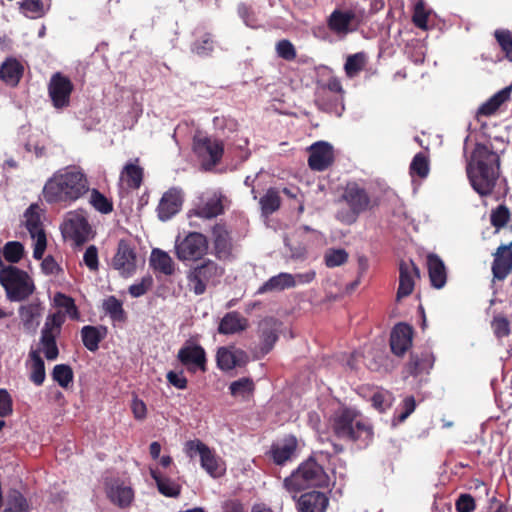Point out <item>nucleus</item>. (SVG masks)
<instances>
[{"instance_id": "1", "label": "nucleus", "mask_w": 512, "mask_h": 512, "mask_svg": "<svg viewBox=\"0 0 512 512\" xmlns=\"http://www.w3.org/2000/svg\"><path fill=\"white\" fill-rule=\"evenodd\" d=\"M89 191L85 173L77 166H67L55 172L43 188V197L49 204L72 203Z\"/></svg>"}, {"instance_id": "2", "label": "nucleus", "mask_w": 512, "mask_h": 512, "mask_svg": "<svg viewBox=\"0 0 512 512\" xmlns=\"http://www.w3.org/2000/svg\"><path fill=\"white\" fill-rule=\"evenodd\" d=\"M500 157L487 145L476 144L466 172L472 188L482 197L490 196L499 178Z\"/></svg>"}, {"instance_id": "3", "label": "nucleus", "mask_w": 512, "mask_h": 512, "mask_svg": "<svg viewBox=\"0 0 512 512\" xmlns=\"http://www.w3.org/2000/svg\"><path fill=\"white\" fill-rule=\"evenodd\" d=\"M359 416L353 408H340L331 418V427L337 438L354 444L357 449H365L373 440V427Z\"/></svg>"}, {"instance_id": "4", "label": "nucleus", "mask_w": 512, "mask_h": 512, "mask_svg": "<svg viewBox=\"0 0 512 512\" xmlns=\"http://www.w3.org/2000/svg\"><path fill=\"white\" fill-rule=\"evenodd\" d=\"M328 484L329 476L313 457H309L302 462L298 468L283 481V487L289 493L293 494V498L302 490L312 487H326Z\"/></svg>"}, {"instance_id": "5", "label": "nucleus", "mask_w": 512, "mask_h": 512, "mask_svg": "<svg viewBox=\"0 0 512 512\" xmlns=\"http://www.w3.org/2000/svg\"><path fill=\"white\" fill-rule=\"evenodd\" d=\"M0 283L11 301H23L35 290L28 273L15 266H8L0 270Z\"/></svg>"}, {"instance_id": "6", "label": "nucleus", "mask_w": 512, "mask_h": 512, "mask_svg": "<svg viewBox=\"0 0 512 512\" xmlns=\"http://www.w3.org/2000/svg\"><path fill=\"white\" fill-rule=\"evenodd\" d=\"M224 268L211 259L191 267L187 272L190 290L195 295H202L208 286H216L224 275Z\"/></svg>"}, {"instance_id": "7", "label": "nucleus", "mask_w": 512, "mask_h": 512, "mask_svg": "<svg viewBox=\"0 0 512 512\" xmlns=\"http://www.w3.org/2000/svg\"><path fill=\"white\" fill-rule=\"evenodd\" d=\"M344 96L345 90L340 79L331 75L326 81L318 83L315 102L321 110L341 115L344 110Z\"/></svg>"}, {"instance_id": "8", "label": "nucleus", "mask_w": 512, "mask_h": 512, "mask_svg": "<svg viewBox=\"0 0 512 512\" xmlns=\"http://www.w3.org/2000/svg\"><path fill=\"white\" fill-rule=\"evenodd\" d=\"M208 239L200 232H189L185 237H177L175 255L182 262H196L208 252Z\"/></svg>"}, {"instance_id": "9", "label": "nucleus", "mask_w": 512, "mask_h": 512, "mask_svg": "<svg viewBox=\"0 0 512 512\" xmlns=\"http://www.w3.org/2000/svg\"><path fill=\"white\" fill-rule=\"evenodd\" d=\"M193 151L203 169L211 170L220 163L224 154V145L216 138L196 134L193 137Z\"/></svg>"}, {"instance_id": "10", "label": "nucleus", "mask_w": 512, "mask_h": 512, "mask_svg": "<svg viewBox=\"0 0 512 512\" xmlns=\"http://www.w3.org/2000/svg\"><path fill=\"white\" fill-rule=\"evenodd\" d=\"M74 85L71 80L61 72L54 73L48 83V95L56 109H64L70 105Z\"/></svg>"}, {"instance_id": "11", "label": "nucleus", "mask_w": 512, "mask_h": 512, "mask_svg": "<svg viewBox=\"0 0 512 512\" xmlns=\"http://www.w3.org/2000/svg\"><path fill=\"white\" fill-rule=\"evenodd\" d=\"M177 360L189 373L207 371V356L205 349L196 343L186 342L177 353Z\"/></svg>"}, {"instance_id": "12", "label": "nucleus", "mask_w": 512, "mask_h": 512, "mask_svg": "<svg viewBox=\"0 0 512 512\" xmlns=\"http://www.w3.org/2000/svg\"><path fill=\"white\" fill-rule=\"evenodd\" d=\"M282 322L274 317H265L258 324L259 353L267 355L279 339Z\"/></svg>"}, {"instance_id": "13", "label": "nucleus", "mask_w": 512, "mask_h": 512, "mask_svg": "<svg viewBox=\"0 0 512 512\" xmlns=\"http://www.w3.org/2000/svg\"><path fill=\"white\" fill-rule=\"evenodd\" d=\"M136 252L127 240L118 242L117 251L113 257L112 265L122 276H131L136 270Z\"/></svg>"}, {"instance_id": "14", "label": "nucleus", "mask_w": 512, "mask_h": 512, "mask_svg": "<svg viewBox=\"0 0 512 512\" xmlns=\"http://www.w3.org/2000/svg\"><path fill=\"white\" fill-rule=\"evenodd\" d=\"M492 256L491 271L493 279L504 281L512 272V241L499 245Z\"/></svg>"}, {"instance_id": "15", "label": "nucleus", "mask_w": 512, "mask_h": 512, "mask_svg": "<svg viewBox=\"0 0 512 512\" xmlns=\"http://www.w3.org/2000/svg\"><path fill=\"white\" fill-rule=\"evenodd\" d=\"M183 193L180 189L172 187L161 197L157 206V215L161 221H167L175 216L183 205Z\"/></svg>"}, {"instance_id": "16", "label": "nucleus", "mask_w": 512, "mask_h": 512, "mask_svg": "<svg viewBox=\"0 0 512 512\" xmlns=\"http://www.w3.org/2000/svg\"><path fill=\"white\" fill-rule=\"evenodd\" d=\"M309 151L308 165L314 171H324L334 162L333 147L327 142H316Z\"/></svg>"}, {"instance_id": "17", "label": "nucleus", "mask_w": 512, "mask_h": 512, "mask_svg": "<svg viewBox=\"0 0 512 512\" xmlns=\"http://www.w3.org/2000/svg\"><path fill=\"white\" fill-rule=\"evenodd\" d=\"M213 254L221 261L232 257L233 243L230 232L225 224L217 223L212 228Z\"/></svg>"}, {"instance_id": "18", "label": "nucleus", "mask_w": 512, "mask_h": 512, "mask_svg": "<svg viewBox=\"0 0 512 512\" xmlns=\"http://www.w3.org/2000/svg\"><path fill=\"white\" fill-rule=\"evenodd\" d=\"M248 361V354L244 350L235 347H220L216 354L217 366L222 371L243 367Z\"/></svg>"}, {"instance_id": "19", "label": "nucleus", "mask_w": 512, "mask_h": 512, "mask_svg": "<svg viewBox=\"0 0 512 512\" xmlns=\"http://www.w3.org/2000/svg\"><path fill=\"white\" fill-rule=\"evenodd\" d=\"M413 328L407 323H398L390 335V347L393 354L402 357L411 348Z\"/></svg>"}, {"instance_id": "20", "label": "nucleus", "mask_w": 512, "mask_h": 512, "mask_svg": "<svg viewBox=\"0 0 512 512\" xmlns=\"http://www.w3.org/2000/svg\"><path fill=\"white\" fill-rule=\"evenodd\" d=\"M298 448L296 437L290 435L285 437L281 442L273 443L267 455L278 466L285 465L295 456Z\"/></svg>"}, {"instance_id": "21", "label": "nucleus", "mask_w": 512, "mask_h": 512, "mask_svg": "<svg viewBox=\"0 0 512 512\" xmlns=\"http://www.w3.org/2000/svg\"><path fill=\"white\" fill-rule=\"evenodd\" d=\"M435 357L430 349L425 348L421 351H415L410 354L409 361L405 365V369L409 375L418 377L429 374L433 368Z\"/></svg>"}, {"instance_id": "22", "label": "nucleus", "mask_w": 512, "mask_h": 512, "mask_svg": "<svg viewBox=\"0 0 512 512\" xmlns=\"http://www.w3.org/2000/svg\"><path fill=\"white\" fill-rule=\"evenodd\" d=\"M420 278V270L410 261H401L399 265V287L397 300L409 296L414 290V278Z\"/></svg>"}, {"instance_id": "23", "label": "nucleus", "mask_w": 512, "mask_h": 512, "mask_svg": "<svg viewBox=\"0 0 512 512\" xmlns=\"http://www.w3.org/2000/svg\"><path fill=\"white\" fill-rule=\"evenodd\" d=\"M356 19L353 10L335 9L327 18L328 29L338 36H346L355 30L351 25Z\"/></svg>"}, {"instance_id": "24", "label": "nucleus", "mask_w": 512, "mask_h": 512, "mask_svg": "<svg viewBox=\"0 0 512 512\" xmlns=\"http://www.w3.org/2000/svg\"><path fill=\"white\" fill-rule=\"evenodd\" d=\"M328 505L327 495L315 490L302 494L297 500L299 512H325Z\"/></svg>"}, {"instance_id": "25", "label": "nucleus", "mask_w": 512, "mask_h": 512, "mask_svg": "<svg viewBox=\"0 0 512 512\" xmlns=\"http://www.w3.org/2000/svg\"><path fill=\"white\" fill-rule=\"evenodd\" d=\"M64 233L73 239L77 245H81L88 238L90 225L84 216L73 214L65 222Z\"/></svg>"}, {"instance_id": "26", "label": "nucleus", "mask_w": 512, "mask_h": 512, "mask_svg": "<svg viewBox=\"0 0 512 512\" xmlns=\"http://www.w3.org/2000/svg\"><path fill=\"white\" fill-rule=\"evenodd\" d=\"M342 199L356 212L365 211L370 204V198L364 188L356 183L348 184L342 195Z\"/></svg>"}, {"instance_id": "27", "label": "nucleus", "mask_w": 512, "mask_h": 512, "mask_svg": "<svg viewBox=\"0 0 512 512\" xmlns=\"http://www.w3.org/2000/svg\"><path fill=\"white\" fill-rule=\"evenodd\" d=\"M194 36L195 39L190 46L191 52L199 57L211 56L216 44L214 35L204 28H196Z\"/></svg>"}, {"instance_id": "28", "label": "nucleus", "mask_w": 512, "mask_h": 512, "mask_svg": "<svg viewBox=\"0 0 512 512\" xmlns=\"http://www.w3.org/2000/svg\"><path fill=\"white\" fill-rule=\"evenodd\" d=\"M427 268L431 285L436 289L443 288L447 281V272L442 259L437 254H428Z\"/></svg>"}, {"instance_id": "29", "label": "nucleus", "mask_w": 512, "mask_h": 512, "mask_svg": "<svg viewBox=\"0 0 512 512\" xmlns=\"http://www.w3.org/2000/svg\"><path fill=\"white\" fill-rule=\"evenodd\" d=\"M24 74L23 65L15 58H7L0 66V79L11 87H16Z\"/></svg>"}, {"instance_id": "30", "label": "nucleus", "mask_w": 512, "mask_h": 512, "mask_svg": "<svg viewBox=\"0 0 512 512\" xmlns=\"http://www.w3.org/2000/svg\"><path fill=\"white\" fill-rule=\"evenodd\" d=\"M511 91L512 86H507L484 102L477 110V120H480V117L482 116L489 117L495 114L500 106L510 99Z\"/></svg>"}, {"instance_id": "31", "label": "nucleus", "mask_w": 512, "mask_h": 512, "mask_svg": "<svg viewBox=\"0 0 512 512\" xmlns=\"http://www.w3.org/2000/svg\"><path fill=\"white\" fill-rule=\"evenodd\" d=\"M248 320L237 311L228 312L221 319L218 332L223 335L235 334L246 330Z\"/></svg>"}, {"instance_id": "32", "label": "nucleus", "mask_w": 512, "mask_h": 512, "mask_svg": "<svg viewBox=\"0 0 512 512\" xmlns=\"http://www.w3.org/2000/svg\"><path fill=\"white\" fill-rule=\"evenodd\" d=\"M296 286L295 277L286 272H281L278 275L272 276L264 282L257 290L256 294H265L274 291H283L285 289L293 288Z\"/></svg>"}, {"instance_id": "33", "label": "nucleus", "mask_w": 512, "mask_h": 512, "mask_svg": "<svg viewBox=\"0 0 512 512\" xmlns=\"http://www.w3.org/2000/svg\"><path fill=\"white\" fill-rule=\"evenodd\" d=\"M107 328L104 326L86 325L81 329L83 345L91 352L99 349L100 342L106 337Z\"/></svg>"}, {"instance_id": "34", "label": "nucleus", "mask_w": 512, "mask_h": 512, "mask_svg": "<svg viewBox=\"0 0 512 512\" xmlns=\"http://www.w3.org/2000/svg\"><path fill=\"white\" fill-rule=\"evenodd\" d=\"M150 266L164 275L174 273V263L172 258L163 250L153 249L150 256Z\"/></svg>"}, {"instance_id": "35", "label": "nucleus", "mask_w": 512, "mask_h": 512, "mask_svg": "<svg viewBox=\"0 0 512 512\" xmlns=\"http://www.w3.org/2000/svg\"><path fill=\"white\" fill-rule=\"evenodd\" d=\"M229 392L234 398L249 400L255 392V383L250 377H242L230 383Z\"/></svg>"}, {"instance_id": "36", "label": "nucleus", "mask_w": 512, "mask_h": 512, "mask_svg": "<svg viewBox=\"0 0 512 512\" xmlns=\"http://www.w3.org/2000/svg\"><path fill=\"white\" fill-rule=\"evenodd\" d=\"M102 308L112 322L124 323L127 320V313L123 308L121 300L111 295L104 299Z\"/></svg>"}, {"instance_id": "37", "label": "nucleus", "mask_w": 512, "mask_h": 512, "mask_svg": "<svg viewBox=\"0 0 512 512\" xmlns=\"http://www.w3.org/2000/svg\"><path fill=\"white\" fill-rule=\"evenodd\" d=\"M30 364V375L29 379L36 386H41L46 378L45 363L41 358L39 351L31 350L29 353Z\"/></svg>"}, {"instance_id": "38", "label": "nucleus", "mask_w": 512, "mask_h": 512, "mask_svg": "<svg viewBox=\"0 0 512 512\" xmlns=\"http://www.w3.org/2000/svg\"><path fill=\"white\" fill-rule=\"evenodd\" d=\"M151 477L156 482L158 491L166 497H177L180 494V486L170 478L164 477L156 469H150Z\"/></svg>"}, {"instance_id": "39", "label": "nucleus", "mask_w": 512, "mask_h": 512, "mask_svg": "<svg viewBox=\"0 0 512 512\" xmlns=\"http://www.w3.org/2000/svg\"><path fill=\"white\" fill-rule=\"evenodd\" d=\"M224 212V207L221 199L219 198H211L206 202L198 205L194 214L203 219H212L215 218Z\"/></svg>"}, {"instance_id": "40", "label": "nucleus", "mask_w": 512, "mask_h": 512, "mask_svg": "<svg viewBox=\"0 0 512 512\" xmlns=\"http://www.w3.org/2000/svg\"><path fill=\"white\" fill-rule=\"evenodd\" d=\"M41 315V307L39 304L30 303L19 308V317L26 330L35 329Z\"/></svg>"}, {"instance_id": "41", "label": "nucleus", "mask_w": 512, "mask_h": 512, "mask_svg": "<svg viewBox=\"0 0 512 512\" xmlns=\"http://www.w3.org/2000/svg\"><path fill=\"white\" fill-rule=\"evenodd\" d=\"M30 505L26 497L18 490L8 492L3 512H29Z\"/></svg>"}, {"instance_id": "42", "label": "nucleus", "mask_w": 512, "mask_h": 512, "mask_svg": "<svg viewBox=\"0 0 512 512\" xmlns=\"http://www.w3.org/2000/svg\"><path fill=\"white\" fill-rule=\"evenodd\" d=\"M108 496L114 504L121 508L128 507L134 497L133 490L130 487L123 485H116L112 487L108 493Z\"/></svg>"}, {"instance_id": "43", "label": "nucleus", "mask_w": 512, "mask_h": 512, "mask_svg": "<svg viewBox=\"0 0 512 512\" xmlns=\"http://www.w3.org/2000/svg\"><path fill=\"white\" fill-rule=\"evenodd\" d=\"M260 206L262 214L269 216L276 212L281 205L279 192L275 188H269L267 192L260 198Z\"/></svg>"}, {"instance_id": "44", "label": "nucleus", "mask_w": 512, "mask_h": 512, "mask_svg": "<svg viewBox=\"0 0 512 512\" xmlns=\"http://www.w3.org/2000/svg\"><path fill=\"white\" fill-rule=\"evenodd\" d=\"M128 187L138 189L143 181V168L134 163H127L121 174Z\"/></svg>"}, {"instance_id": "45", "label": "nucleus", "mask_w": 512, "mask_h": 512, "mask_svg": "<svg viewBox=\"0 0 512 512\" xmlns=\"http://www.w3.org/2000/svg\"><path fill=\"white\" fill-rule=\"evenodd\" d=\"M25 217H26V228L32 238H37L41 234H46L43 229L41 217H40L39 213L35 210L34 205H31L27 209V211L25 213Z\"/></svg>"}, {"instance_id": "46", "label": "nucleus", "mask_w": 512, "mask_h": 512, "mask_svg": "<svg viewBox=\"0 0 512 512\" xmlns=\"http://www.w3.org/2000/svg\"><path fill=\"white\" fill-rule=\"evenodd\" d=\"M54 303L57 307L63 308L65 310V314H67L70 319H80L78 307L76 306L75 301L72 297L64 293L57 292L54 296Z\"/></svg>"}, {"instance_id": "47", "label": "nucleus", "mask_w": 512, "mask_h": 512, "mask_svg": "<svg viewBox=\"0 0 512 512\" xmlns=\"http://www.w3.org/2000/svg\"><path fill=\"white\" fill-rule=\"evenodd\" d=\"M366 55L363 52L349 55L344 64V71L349 78L358 75L365 67Z\"/></svg>"}, {"instance_id": "48", "label": "nucleus", "mask_w": 512, "mask_h": 512, "mask_svg": "<svg viewBox=\"0 0 512 512\" xmlns=\"http://www.w3.org/2000/svg\"><path fill=\"white\" fill-rule=\"evenodd\" d=\"M200 461L202 468L211 476L218 477L221 475L218 459L208 446H202V456L200 457Z\"/></svg>"}, {"instance_id": "49", "label": "nucleus", "mask_w": 512, "mask_h": 512, "mask_svg": "<svg viewBox=\"0 0 512 512\" xmlns=\"http://www.w3.org/2000/svg\"><path fill=\"white\" fill-rule=\"evenodd\" d=\"M52 378L64 389H67L73 382L74 374L72 368L67 364H57L52 371Z\"/></svg>"}, {"instance_id": "50", "label": "nucleus", "mask_w": 512, "mask_h": 512, "mask_svg": "<svg viewBox=\"0 0 512 512\" xmlns=\"http://www.w3.org/2000/svg\"><path fill=\"white\" fill-rule=\"evenodd\" d=\"M409 169L411 176H418L421 179L426 178L430 171L428 157L422 152L417 153L413 157Z\"/></svg>"}, {"instance_id": "51", "label": "nucleus", "mask_w": 512, "mask_h": 512, "mask_svg": "<svg viewBox=\"0 0 512 512\" xmlns=\"http://www.w3.org/2000/svg\"><path fill=\"white\" fill-rule=\"evenodd\" d=\"M510 218H511L510 210L504 204H500L496 208L491 210L490 223L497 231L506 227Z\"/></svg>"}, {"instance_id": "52", "label": "nucleus", "mask_w": 512, "mask_h": 512, "mask_svg": "<svg viewBox=\"0 0 512 512\" xmlns=\"http://www.w3.org/2000/svg\"><path fill=\"white\" fill-rule=\"evenodd\" d=\"M90 204L95 210L102 214H109L113 211V202L97 189H92Z\"/></svg>"}, {"instance_id": "53", "label": "nucleus", "mask_w": 512, "mask_h": 512, "mask_svg": "<svg viewBox=\"0 0 512 512\" xmlns=\"http://www.w3.org/2000/svg\"><path fill=\"white\" fill-rule=\"evenodd\" d=\"M349 254L345 249L330 248L324 254V262L328 268H335L345 264L348 261Z\"/></svg>"}, {"instance_id": "54", "label": "nucleus", "mask_w": 512, "mask_h": 512, "mask_svg": "<svg viewBox=\"0 0 512 512\" xmlns=\"http://www.w3.org/2000/svg\"><path fill=\"white\" fill-rule=\"evenodd\" d=\"M19 5L22 13L29 18L35 19L45 15L42 0H22Z\"/></svg>"}, {"instance_id": "55", "label": "nucleus", "mask_w": 512, "mask_h": 512, "mask_svg": "<svg viewBox=\"0 0 512 512\" xmlns=\"http://www.w3.org/2000/svg\"><path fill=\"white\" fill-rule=\"evenodd\" d=\"M491 328L497 339L508 337L511 333L510 320L501 314L495 315L491 321Z\"/></svg>"}, {"instance_id": "56", "label": "nucleus", "mask_w": 512, "mask_h": 512, "mask_svg": "<svg viewBox=\"0 0 512 512\" xmlns=\"http://www.w3.org/2000/svg\"><path fill=\"white\" fill-rule=\"evenodd\" d=\"M494 37L505 57L512 62V32L508 29H498L494 32Z\"/></svg>"}, {"instance_id": "57", "label": "nucleus", "mask_w": 512, "mask_h": 512, "mask_svg": "<svg viewBox=\"0 0 512 512\" xmlns=\"http://www.w3.org/2000/svg\"><path fill=\"white\" fill-rule=\"evenodd\" d=\"M24 254V246L18 241H9L3 248V256L10 263H18Z\"/></svg>"}, {"instance_id": "58", "label": "nucleus", "mask_w": 512, "mask_h": 512, "mask_svg": "<svg viewBox=\"0 0 512 512\" xmlns=\"http://www.w3.org/2000/svg\"><path fill=\"white\" fill-rule=\"evenodd\" d=\"M276 52L280 58L286 61H293L297 57L295 46L287 39H282L277 42Z\"/></svg>"}, {"instance_id": "59", "label": "nucleus", "mask_w": 512, "mask_h": 512, "mask_svg": "<svg viewBox=\"0 0 512 512\" xmlns=\"http://www.w3.org/2000/svg\"><path fill=\"white\" fill-rule=\"evenodd\" d=\"M237 12L244 23L251 27L256 28L258 26V20L250 5L240 3L237 7Z\"/></svg>"}, {"instance_id": "60", "label": "nucleus", "mask_w": 512, "mask_h": 512, "mask_svg": "<svg viewBox=\"0 0 512 512\" xmlns=\"http://www.w3.org/2000/svg\"><path fill=\"white\" fill-rule=\"evenodd\" d=\"M428 12L426 11L423 3L419 2L414 7L412 21L414 25L420 29L425 30L428 22Z\"/></svg>"}, {"instance_id": "61", "label": "nucleus", "mask_w": 512, "mask_h": 512, "mask_svg": "<svg viewBox=\"0 0 512 512\" xmlns=\"http://www.w3.org/2000/svg\"><path fill=\"white\" fill-rule=\"evenodd\" d=\"M166 379L170 385L173 387L184 390L188 386V379L184 375V371H168L166 374Z\"/></svg>"}, {"instance_id": "62", "label": "nucleus", "mask_w": 512, "mask_h": 512, "mask_svg": "<svg viewBox=\"0 0 512 512\" xmlns=\"http://www.w3.org/2000/svg\"><path fill=\"white\" fill-rule=\"evenodd\" d=\"M457 512H473L476 508L475 499L471 494H461L455 502Z\"/></svg>"}, {"instance_id": "63", "label": "nucleus", "mask_w": 512, "mask_h": 512, "mask_svg": "<svg viewBox=\"0 0 512 512\" xmlns=\"http://www.w3.org/2000/svg\"><path fill=\"white\" fill-rule=\"evenodd\" d=\"M83 261L85 265L89 268L91 271H97L99 268V261H98V249L95 245H90L83 256Z\"/></svg>"}, {"instance_id": "64", "label": "nucleus", "mask_w": 512, "mask_h": 512, "mask_svg": "<svg viewBox=\"0 0 512 512\" xmlns=\"http://www.w3.org/2000/svg\"><path fill=\"white\" fill-rule=\"evenodd\" d=\"M153 280L149 277H144L139 283L132 284L129 287V293L132 297H140L144 295L152 286Z\"/></svg>"}]
</instances>
